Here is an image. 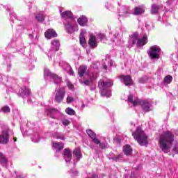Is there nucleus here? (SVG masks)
<instances>
[{"label":"nucleus","mask_w":178,"mask_h":178,"mask_svg":"<svg viewBox=\"0 0 178 178\" xmlns=\"http://www.w3.org/2000/svg\"><path fill=\"white\" fill-rule=\"evenodd\" d=\"M105 8H106V9H108V10H111V9H113V6L112 5V3H111V1H107L105 3Z\"/></svg>","instance_id":"obj_38"},{"label":"nucleus","mask_w":178,"mask_h":178,"mask_svg":"<svg viewBox=\"0 0 178 178\" xmlns=\"http://www.w3.org/2000/svg\"><path fill=\"white\" fill-rule=\"evenodd\" d=\"M145 12V6H139L135 7L134 8V12L132 13L133 15L135 16H140V15H143Z\"/></svg>","instance_id":"obj_14"},{"label":"nucleus","mask_w":178,"mask_h":178,"mask_svg":"<svg viewBox=\"0 0 178 178\" xmlns=\"http://www.w3.org/2000/svg\"><path fill=\"white\" fill-rule=\"evenodd\" d=\"M65 29L70 34H73L75 31H79V26L70 22L65 24Z\"/></svg>","instance_id":"obj_8"},{"label":"nucleus","mask_w":178,"mask_h":178,"mask_svg":"<svg viewBox=\"0 0 178 178\" xmlns=\"http://www.w3.org/2000/svg\"><path fill=\"white\" fill-rule=\"evenodd\" d=\"M132 136L140 145H147L148 144V136L145 135L141 127H138L136 131L132 133Z\"/></svg>","instance_id":"obj_4"},{"label":"nucleus","mask_w":178,"mask_h":178,"mask_svg":"<svg viewBox=\"0 0 178 178\" xmlns=\"http://www.w3.org/2000/svg\"><path fill=\"white\" fill-rule=\"evenodd\" d=\"M113 62L110 61V66H113Z\"/></svg>","instance_id":"obj_54"},{"label":"nucleus","mask_w":178,"mask_h":178,"mask_svg":"<svg viewBox=\"0 0 178 178\" xmlns=\"http://www.w3.org/2000/svg\"><path fill=\"white\" fill-rule=\"evenodd\" d=\"M0 162L3 166H8V159L2 153H0Z\"/></svg>","instance_id":"obj_28"},{"label":"nucleus","mask_w":178,"mask_h":178,"mask_svg":"<svg viewBox=\"0 0 178 178\" xmlns=\"http://www.w3.org/2000/svg\"><path fill=\"white\" fill-rule=\"evenodd\" d=\"M98 38H99V40H100L101 41H104V40H105V38H106V36H105V35L103 34V33H99V34L98 35Z\"/></svg>","instance_id":"obj_47"},{"label":"nucleus","mask_w":178,"mask_h":178,"mask_svg":"<svg viewBox=\"0 0 178 178\" xmlns=\"http://www.w3.org/2000/svg\"><path fill=\"white\" fill-rule=\"evenodd\" d=\"M146 28L147 29V30H149V25H146Z\"/></svg>","instance_id":"obj_56"},{"label":"nucleus","mask_w":178,"mask_h":178,"mask_svg":"<svg viewBox=\"0 0 178 178\" xmlns=\"http://www.w3.org/2000/svg\"><path fill=\"white\" fill-rule=\"evenodd\" d=\"M72 102H74V97L68 95L67 97V104H72Z\"/></svg>","instance_id":"obj_43"},{"label":"nucleus","mask_w":178,"mask_h":178,"mask_svg":"<svg viewBox=\"0 0 178 178\" xmlns=\"http://www.w3.org/2000/svg\"><path fill=\"white\" fill-rule=\"evenodd\" d=\"M112 86H113V82L112 81L105 82L104 80L101 79L99 81L98 86L100 90V94L102 97L109 98V97L112 95V91L109 88V87H112Z\"/></svg>","instance_id":"obj_3"},{"label":"nucleus","mask_w":178,"mask_h":178,"mask_svg":"<svg viewBox=\"0 0 178 178\" xmlns=\"http://www.w3.org/2000/svg\"><path fill=\"white\" fill-rule=\"evenodd\" d=\"M8 141H9V134L8 131H3L0 134V143L1 144H8Z\"/></svg>","instance_id":"obj_11"},{"label":"nucleus","mask_w":178,"mask_h":178,"mask_svg":"<svg viewBox=\"0 0 178 178\" xmlns=\"http://www.w3.org/2000/svg\"><path fill=\"white\" fill-rule=\"evenodd\" d=\"M19 94L22 97H24V95H30V89L27 87L22 88L19 90Z\"/></svg>","instance_id":"obj_24"},{"label":"nucleus","mask_w":178,"mask_h":178,"mask_svg":"<svg viewBox=\"0 0 178 178\" xmlns=\"http://www.w3.org/2000/svg\"><path fill=\"white\" fill-rule=\"evenodd\" d=\"M104 69H105V70H106L108 69V66L104 65Z\"/></svg>","instance_id":"obj_55"},{"label":"nucleus","mask_w":178,"mask_h":178,"mask_svg":"<svg viewBox=\"0 0 178 178\" xmlns=\"http://www.w3.org/2000/svg\"><path fill=\"white\" fill-rule=\"evenodd\" d=\"M67 70H69V74H70L71 76H73L74 74L72 67H70V65H67Z\"/></svg>","instance_id":"obj_45"},{"label":"nucleus","mask_w":178,"mask_h":178,"mask_svg":"<svg viewBox=\"0 0 178 178\" xmlns=\"http://www.w3.org/2000/svg\"><path fill=\"white\" fill-rule=\"evenodd\" d=\"M130 15V7L123 6L121 7L119 13L120 17H127Z\"/></svg>","instance_id":"obj_9"},{"label":"nucleus","mask_w":178,"mask_h":178,"mask_svg":"<svg viewBox=\"0 0 178 178\" xmlns=\"http://www.w3.org/2000/svg\"><path fill=\"white\" fill-rule=\"evenodd\" d=\"M44 36L47 38V40H51V38H54L55 37H58V33L54 29H48L44 33Z\"/></svg>","instance_id":"obj_16"},{"label":"nucleus","mask_w":178,"mask_h":178,"mask_svg":"<svg viewBox=\"0 0 178 178\" xmlns=\"http://www.w3.org/2000/svg\"><path fill=\"white\" fill-rule=\"evenodd\" d=\"M60 43L56 39L51 41V48L54 51H58L59 49V47Z\"/></svg>","instance_id":"obj_23"},{"label":"nucleus","mask_w":178,"mask_h":178,"mask_svg":"<svg viewBox=\"0 0 178 178\" xmlns=\"http://www.w3.org/2000/svg\"><path fill=\"white\" fill-rule=\"evenodd\" d=\"M51 118H53V119H59V118H58L56 116H55V115H51Z\"/></svg>","instance_id":"obj_53"},{"label":"nucleus","mask_w":178,"mask_h":178,"mask_svg":"<svg viewBox=\"0 0 178 178\" xmlns=\"http://www.w3.org/2000/svg\"><path fill=\"white\" fill-rule=\"evenodd\" d=\"M77 22H78L79 26L84 27L85 26H87L88 19H87V17H86V16L82 15L77 19Z\"/></svg>","instance_id":"obj_21"},{"label":"nucleus","mask_w":178,"mask_h":178,"mask_svg":"<svg viewBox=\"0 0 178 178\" xmlns=\"http://www.w3.org/2000/svg\"><path fill=\"white\" fill-rule=\"evenodd\" d=\"M136 42V45H138V47H144V45L148 42V36L145 35L142 38L137 39Z\"/></svg>","instance_id":"obj_18"},{"label":"nucleus","mask_w":178,"mask_h":178,"mask_svg":"<svg viewBox=\"0 0 178 178\" xmlns=\"http://www.w3.org/2000/svg\"><path fill=\"white\" fill-rule=\"evenodd\" d=\"M137 42V38H131L129 40V47H133L135 44Z\"/></svg>","instance_id":"obj_35"},{"label":"nucleus","mask_w":178,"mask_h":178,"mask_svg":"<svg viewBox=\"0 0 178 178\" xmlns=\"http://www.w3.org/2000/svg\"><path fill=\"white\" fill-rule=\"evenodd\" d=\"M31 140L33 141V143H39L40 142V135H38V134H35L31 137Z\"/></svg>","instance_id":"obj_33"},{"label":"nucleus","mask_w":178,"mask_h":178,"mask_svg":"<svg viewBox=\"0 0 178 178\" xmlns=\"http://www.w3.org/2000/svg\"><path fill=\"white\" fill-rule=\"evenodd\" d=\"M1 112H3V113H9L10 108L8 106H3L1 108Z\"/></svg>","instance_id":"obj_42"},{"label":"nucleus","mask_w":178,"mask_h":178,"mask_svg":"<svg viewBox=\"0 0 178 178\" xmlns=\"http://www.w3.org/2000/svg\"><path fill=\"white\" fill-rule=\"evenodd\" d=\"M35 17L38 22H44V15L38 14V15H36Z\"/></svg>","instance_id":"obj_40"},{"label":"nucleus","mask_w":178,"mask_h":178,"mask_svg":"<svg viewBox=\"0 0 178 178\" xmlns=\"http://www.w3.org/2000/svg\"><path fill=\"white\" fill-rule=\"evenodd\" d=\"M138 81H139L140 83H145V80H144L143 78L139 79H138Z\"/></svg>","instance_id":"obj_51"},{"label":"nucleus","mask_w":178,"mask_h":178,"mask_svg":"<svg viewBox=\"0 0 178 178\" xmlns=\"http://www.w3.org/2000/svg\"><path fill=\"white\" fill-rule=\"evenodd\" d=\"M86 133L88 136L91 138V140L92 138H94L95 137L97 136V134H95L91 129L86 130Z\"/></svg>","instance_id":"obj_34"},{"label":"nucleus","mask_w":178,"mask_h":178,"mask_svg":"<svg viewBox=\"0 0 178 178\" xmlns=\"http://www.w3.org/2000/svg\"><path fill=\"white\" fill-rule=\"evenodd\" d=\"M92 141L97 145H99L101 144V141L97 138V136H95L93 138H92Z\"/></svg>","instance_id":"obj_44"},{"label":"nucleus","mask_w":178,"mask_h":178,"mask_svg":"<svg viewBox=\"0 0 178 178\" xmlns=\"http://www.w3.org/2000/svg\"><path fill=\"white\" fill-rule=\"evenodd\" d=\"M128 102L132 104L134 106H138V105H141L142 108L145 111V112H149L152 111V105L148 101L141 100L137 97H134L131 95L128 97Z\"/></svg>","instance_id":"obj_2"},{"label":"nucleus","mask_w":178,"mask_h":178,"mask_svg":"<svg viewBox=\"0 0 178 178\" xmlns=\"http://www.w3.org/2000/svg\"><path fill=\"white\" fill-rule=\"evenodd\" d=\"M73 158L74 162H79L81 158H83V155L81 154V150L79 148H76L73 151Z\"/></svg>","instance_id":"obj_13"},{"label":"nucleus","mask_w":178,"mask_h":178,"mask_svg":"<svg viewBox=\"0 0 178 178\" xmlns=\"http://www.w3.org/2000/svg\"><path fill=\"white\" fill-rule=\"evenodd\" d=\"M61 123L62 124H63V126L66 127L67 126H69V124H70L71 122L70 120L67 118H63L61 120Z\"/></svg>","instance_id":"obj_36"},{"label":"nucleus","mask_w":178,"mask_h":178,"mask_svg":"<svg viewBox=\"0 0 178 178\" xmlns=\"http://www.w3.org/2000/svg\"><path fill=\"white\" fill-rule=\"evenodd\" d=\"M67 86H68V88H70V90H73V88H74V86H73V84H72V83H70V82H68L67 83Z\"/></svg>","instance_id":"obj_49"},{"label":"nucleus","mask_w":178,"mask_h":178,"mask_svg":"<svg viewBox=\"0 0 178 178\" xmlns=\"http://www.w3.org/2000/svg\"><path fill=\"white\" fill-rule=\"evenodd\" d=\"M63 156L65 162H70V161H72V151L69 149H65Z\"/></svg>","instance_id":"obj_19"},{"label":"nucleus","mask_w":178,"mask_h":178,"mask_svg":"<svg viewBox=\"0 0 178 178\" xmlns=\"http://www.w3.org/2000/svg\"><path fill=\"white\" fill-rule=\"evenodd\" d=\"M62 19H72L73 17V13L71 11H64L60 13Z\"/></svg>","instance_id":"obj_22"},{"label":"nucleus","mask_w":178,"mask_h":178,"mask_svg":"<svg viewBox=\"0 0 178 178\" xmlns=\"http://www.w3.org/2000/svg\"><path fill=\"white\" fill-rule=\"evenodd\" d=\"M99 148H101L102 149H104V148H106V144L103 143H100V144L99 145Z\"/></svg>","instance_id":"obj_48"},{"label":"nucleus","mask_w":178,"mask_h":178,"mask_svg":"<svg viewBox=\"0 0 178 178\" xmlns=\"http://www.w3.org/2000/svg\"><path fill=\"white\" fill-rule=\"evenodd\" d=\"M172 80H173V77L170 75H167L163 79V83L165 85L170 84V83H172Z\"/></svg>","instance_id":"obj_29"},{"label":"nucleus","mask_w":178,"mask_h":178,"mask_svg":"<svg viewBox=\"0 0 178 178\" xmlns=\"http://www.w3.org/2000/svg\"><path fill=\"white\" fill-rule=\"evenodd\" d=\"M130 124L131 126H136V123H134V122H131Z\"/></svg>","instance_id":"obj_52"},{"label":"nucleus","mask_w":178,"mask_h":178,"mask_svg":"<svg viewBox=\"0 0 178 178\" xmlns=\"http://www.w3.org/2000/svg\"><path fill=\"white\" fill-rule=\"evenodd\" d=\"M51 77L56 84H59L62 81V79L58 75L53 74Z\"/></svg>","instance_id":"obj_31"},{"label":"nucleus","mask_w":178,"mask_h":178,"mask_svg":"<svg viewBox=\"0 0 178 178\" xmlns=\"http://www.w3.org/2000/svg\"><path fill=\"white\" fill-rule=\"evenodd\" d=\"M97 77H98L97 73H93L90 76L89 79H86L83 81V84L84 86H91L92 84V81H94Z\"/></svg>","instance_id":"obj_15"},{"label":"nucleus","mask_w":178,"mask_h":178,"mask_svg":"<svg viewBox=\"0 0 178 178\" xmlns=\"http://www.w3.org/2000/svg\"><path fill=\"white\" fill-rule=\"evenodd\" d=\"M63 143H53V147L54 148V149H56V152H58V151L63 149Z\"/></svg>","instance_id":"obj_25"},{"label":"nucleus","mask_w":178,"mask_h":178,"mask_svg":"<svg viewBox=\"0 0 178 178\" xmlns=\"http://www.w3.org/2000/svg\"><path fill=\"white\" fill-rule=\"evenodd\" d=\"M150 59H159L161 58V47L159 46H152L147 51Z\"/></svg>","instance_id":"obj_5"},{"label":"nucleus","mask_w":178,"mask_h":178,"mask_svg":"<svg viewBox=\"0 0 178 178\" xmlns=\"http://www.w3.org/2000/svg\"><path fill=\"white\" fill-rule=\"evenodd\" d=\"M165 9H166V7H163L162 5L153 4L152 5L151 13L152 15H156L158 12H162Z\"/></svg>","instance_id":"obj_10"},{"label":"nucleus","mask_w":178,"mask_h":178,"mask_svg":"<svg viewBox=\"0 0 178 178\" xmlns=\"http://www.w3.org/2000/svg\"><path fill=\"white\" fill-rule=\"evenodd\" d=\"M88 44L92 48H96L97 45L98 44V42L97 41V37L91 34L89 38Z\"/></svg>","instance_id":"obj_17"},{"label":"nucleus","mask_w":178,"mask_h":178,"mask_svg":"<svg viewBox=\"0 0 178 178\" xmlns=\"http://www.w3.org/2000/svg\"><path fill=\"white\" fill-rule=\"evenodd\" d=\"M84 34H87V31H86V29H81L79 35V42L82 46L86 45V38L84 37Z\"/></svg>","instance_id":"obj_20"},{"label":"nucleus","mask_w":178,"mask_h":178,"mask_svg":"<svg viewBox=\"0 0 178 178\" xmlns=\"http://www.w3.org/2000/svg\"><path fill=\"white\" fill-rule=\"evenodd\" d=\"M120 158H122V155L114 156L113 158H111V159H113L114 162H118V161H119Z\"/></svg>","instance_id":"obj_46"},{"label":"nucleus","mask_w":178,"mask_h":178,"mask_svg":"<svg viewBox=\"0 0 178 178\" xmlns=\"http://www.w3.org/2000/svg\"><path fill=\"white\" fill-rule=\"evenodd\" d=\"M65 95L66 90H65V88L58 89L56 91L54 101H56V102H58V104H60V102H63Z\"/></svg>","instance_id":"obj_6"},{"label":"nucleus","mask_w":178,"mask_h":178,"mask_svg":"<svg viewBox=\"0 0 178 178\" xmlns=\"http://www.w3.org/2000/svg\"><path fill=\"white\" fill-rule=\"evenodd\" d=\"M13 176L15 178H26L24 177V176H23L20 172L17 171H15Z\"/></svg>","instance_id":"obj_37"},{"label":"nucleus","mask_w":178,"mask_h":178,"mask_svg":"<svg viewBox=\"0 0 178 178\" xmlns=\"http://www.w3.org/2000/svg\"><path fill=\"white\" fill-rule=\"evenodd\" d=\"M111 42L113 45H122V44H123V40H122V36H120V33L118 32L114 33L111 38Z\"/></svg>","instance_id":"obj_7"},{"label":"nucleus","mask_w":178,"mask_h":178,"mask_svg":"<svg viewBox=\"0 0 178 178\" xmlns=\"http://www.w3.org/2000/svg\"><path fill=\"white\" fill-rule=\"evenodd\" d=\"M159 145L163 152L168 154L170 152V149L172 152L175 154H178V143L175 142V136L170 131L164 132L159 137Z\"/></svg>","instance_id":"obj_1"},{"label":"nucleus","mask_w":178,"mask_h":178,"mask_svg":"<svg viewBox=\"0 0 178 178\" xmlns=\"http://www.w3.org/2000/svg\"><path fill=\"white\" fill-rule=\"evenodd\" d=\"M52 74H51V72L49 71V70L48 69H44V77H48V76H50V77H52Z\"/></svg>","instance_id":"obj_41"},{"label":"nucleus","mask_w":178,"mask_h":178,"mask_svg":"<svg viewBox=\"0 0 178 178\" xmlns=\"http://www.w3.org/2000/svg\"><path fill=\"white\" fill-rule=\"evenodd\" d=\"M123 152L125 154V155H131V152H133V149H131L130 145H126L123 147Z\"/></svg>","instance_id":"obj_26"},{"label":"nucleus","mask_w":178,"mask_h":178,"mask_svg":"<svg viewBox=\"0 0 178 178\" xmlns=\"http://www.w3.org/2000/svg\"><path fill=\"white\" fill-rule=\"evenodd\" d=\"M86 72H87V67L84 65L79 67L78 73L81 77H83V76H84V73H86Z\"/></svg>","instance_id":"obj_27"},{"label":"nucleus","mask_w":178,"mask_h":178,"mask_svg":"<svg viewBox=\"0 0 178 178\" xmlns=\"http://www.w3.org/2000/svg\"><path fill=\"white\" fill-rule=\"evenodd\" d=\"M175 0H168L167 1H166V3H167V5H172V3H173V1H174Z\"/></svg>","instance_id":"obj_50"},{"label":"nucleus","mask_w":178,"mask_h":178,"mask_svg":"<svg viewBox=\"0 0 178 178\" xmlns=\"http://www.w3.org/2000/svg\"><path fill=\"white\" fill-rule=\"evenodd\" d=\"M49 112L51 115H62V113H60V111L56 110V108H50L49 109Z\"/></svg>","instance_id":"obj_32"},{"label":"nucleus","mask_w":178,"mask_h":178,"mask_svg":"<svg viewBox=\"0 0 178 178\" xmlns=\"http://www.w3.org/2000/svg\"><path fill=\"white\" fill-rule=\"evenodd\" d=\"M14 141L16 143V141H17V138H14Z\"/></svg>","instance_id":"obj_57"},{"label":"nucleus","mask_w":178,"mask_h":178,"mask_svg":"<svg viewBox=\"0 0 178 178\" xmlns=\"http://www.w3.org/2000/svg\"><path fill=\"white\" fill-rule=\"evenodd\" d=\"M65 113L70 115V116H74L76 115V111L73 108L68 107L65 109Z\"/></svg>","instance_id":"obj_30"},{"label":"nucleus","mask_w":178,"mask_h":178,"mask_svg":"<svg viewBox=\"0 0 178 178\" xmlns=\"http://www.w3.org/2000/svg\"><path fill=\"white\" fill-rule=\"evenodd\" d=\"M120 79L125 86H133V79H131V76L129 75H121L120 76Z\"/></svg>","instance_id":"obj_12"},{"label":"nucleus","mask_w":178,"mask_h":178,"mask_svg":"<svg viewBox=\"0 0 178 178\" xmlns=\"http://www.w3.org/2000/svg\"><path fill=\"white\" fill-rule=\"evenodd\" d=\"M54 138H57L59 140H65V138L63 137V135L60 134H54L53 135Z\"/></svg>","instance_id":"obj_39"}]
</instances>
